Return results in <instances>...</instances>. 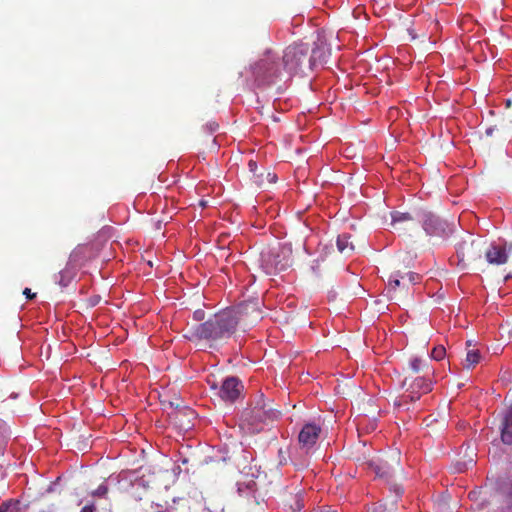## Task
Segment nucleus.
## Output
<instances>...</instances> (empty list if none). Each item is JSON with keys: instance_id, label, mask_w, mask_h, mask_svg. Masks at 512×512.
I'll return each mask as SVG.
<instances>
[{"instance_id": "3", "label": "nucleus", "mask_w": 512, "mask_h": 512, "mask_svg": "<svg viewBox=\"0 0 512 512\" xmlns=\"http://www.w3.org/2000/svg\"><path fill=\"white\" fill-rule=\"evenodd\" d=\"M307 43H294L286 47L282 56V66L288 74H297L311 70L314 65L313 54Z\"/></svg>"}, {"instance_id": "5", "label": "nucleus", "mask_w": 512, "mask_h": 512, "mask_svg": "<svg viewBox=\"0 0 512 512\" xmlns=\"http://www.w3.org/2000/svg\"><path fill=\"white\" fill-rule=\"evenodd\" d=\"M403 393L394 401L398 409L409 410V404L416 402L432 390V381L425 376H405L402 381Z\"/></svg>"}, {"instance_id": "18", "label": "nucleus", "mask_w": 512, "mask_h": 512, "mask_svg": "<svg viewBox=\"0 0 512 512\" xmlns=\"http://www.w3.org/2000/svg\"><path fill=\"white\" fill-rule=\"evenodd\" d=\"M350 235L342 234L337 238V248L340 253L350 255L354 251V246L350 241Z\"/></svg>"}, {"instance_id": "23", "label": "nucleus", "mask_w": 512, "mask_h": 512, "mask_svg": "<svg viewBox=\"0 0 512 512\" xmlns=\"http://www.w3.org/2000/svg\"><path fill=\"white\" fill-rule=\"evenodd\" d=\"M18 503H19L18 501H16V502H12V501L3 502L0 505V512H14L15 507H16V505Z\"/></svg>"}, {"instance_id": "8", "label": "nucleus", "mask_w": 512, "mask_h": 512, "mask_svg": "<svg viewBox=\"0 0 512 512\" xmlns=\"http://www.w3.org/2000/svg\"><path fill=\"white\" fill-rule=\"evenodd\" d=\"M235 318L236 328L242 326L249 328L262 319V311L258 300H249L240 303L236 307L226 309Z\"/></svg>"}, {"instance_id": "25", "label": "nucleus", "mask_w": 512, "mask_h": 512, "mask_svg": "<svg viewBox=\"0 0 512 512\" xmlns=\"http://www.w3.org/2000/svg\"><path fill=\"white\" fill-rule=\"evenodd\" d=\"M193 318L196 321H202L205 318V312L202 309H197L193 313Z\"/></svg>"}, {"instance_id": "22", "label": "nucleus", "mask_w": 512, "mask_h": 512, "mask_svg": "<svg viewBox=\"0 0 512 512\" xmlns=\"http://www.w3.org/2000/svg\"><path fill=\"white\" fill-rule=\"evenodd\" d=\"M446 355V350L444 346L439 345L433 348L431 351V358L437 361L442 360Z\"/></svg>"}, {"instance_id": "13", "label": "nucleus", "mask_w": 512, "mask_h": 512, "mask_svg": "<svg viewBox=\"0 0 512 512\" xmlns=\"http://www.w3.org/2000/svg\"><path fill=\"white\" fill-rule=\"evenodd\" d=\"M243 388L244 386L239 378L230 376L222 382L219 396L224 401L234 402L241 395Z\"/></svg>"}, {"instance_id": "15", "label": "nucleus", "mask_w": 512, "mask_h": 512, "mask_svg": "<svg viewBox=\"0 0 512 512\" xmlns=\"http://www.w3.org/2000/svg\"><path fill=\"white\" fill-rule=\"evenodd\" d=\"M420 213V210L414 213L394 211L391 213V226L398 232H404L412 226L415 220L418 221Z\"/></svg>"}, {"instance_id": "16", "label": "nucleus", "mask_w": 512, "mask_h": 512, "mask_svg": "<svg viewBox=\"0 0 512 512\" xmlns=\"http://www.w3.org/2000/svg\"><path fill=\"white\" fill-rule=\"evenodd\" d=\"M485 255L490 264L502 265L508 261V253L504 247L492 246Z\"/></svg>"}, {"instance_id": "28", "label": "nucleus", "mask_w": 512, "mask_h": 512, "mask_svg": "<svg viewBox=\"0 0 512 512\" xmlns=\"http://www.w3.org/2000/svg\"><path fill=\"white\" fill-rule=\"evenodd\" d=\"M23 294L30 300L36 297V293L32 292L30 288H25Z\"/></svg>"}, {"instance_id": "27", "label": "nucleus", "mask_w": 512, "mask_h": 512, "mask_svg": "<svg viewBox=\"0 0 512 512\" xmlns=\"http://www.w3.org/2000/svg\"><path fill=\"white\" fill-rule=\"evenodd\" d=\"M266 178L267 179H264L265 183L272 184L276 182V174L274 173L267 172Z\"/></svg>"}, {"instance_id": "31", "label": "nucleus", "mask_w": 512, "mask_h": 512, "mask_svg": "<svg viewBox=\"0 0 512 512\" xmlns=\"http://www.w3.org/2000/svg\"><path fill=\"white\" fill-rule=\"evenodd\" d=\"M317 512H336V511H331L330 509L322 508Z\"/></svg>"}, {"instance_id": "10", "label": "nucleus", "mask_w": 512, "mask_h": 512, "mask_svg": "<svg viewBox=\"0 0 512 512\" xmlns=\"http://www.w3.org/2000/svg\"><path fill=\"white\" fill-rule=\"evenodd\" d=\"M418 221L422 223L425 232L430 236L447 237L454 232V223L439 218L431 212L421 211Z\"/></svg>"}, {"instance_id": "9", "label": "nucleus", "mask_w": 512, "mask_h": 512, "mask_svg": "<svg viewBox=\"0 0 512 512\" xmlns=\"http://www.w3.org/2000/svg\"><path fill=\"white\" fill-rule=\"evenodd\" d=\"M400 461V452L395 450L379 458L377 461H369L368 466L376 476L389 481L401 470Z\"/></svg>"}, {"instance_id": "17", "label": "nucleus", "mask_w": 512, "mask_h": 512, "mask_svg": "<svg viewBox=\"0 0 512 512\" xmlns=\"http://www.w3.org/2000/svg\"><path fill=\"white\" fill-rule=\"evenodd\" d=\"M501 440L504 444L512 445V407L502 421Z\"/></svg>"}, {"instance_id": "19", "label": "nucleus", "mask_w": 512, "mask_h": 512, "mask_svg": "<svg viewBox=\"0 0 512 512\" xmlns=\"http://www.w3.org/2000/svg\"><path fill=\"white\" fill-rule=\"evenodd\" d=\"M481 359V355L479 350L477 349H469L466 353V358L464 359L462 365L465 369L474 368Z\"/></svg>"}, {"instance_id": "2", "label": "nucleus", "mask_w": 512, "mask_h": 512, "mask_svg": "<svg viewBox=\"0 0 512 512\" xmlns=\"http://www.w3.org/2000/svg\"><path fill=\"white\" fill-rule=\"evenodd\" d=\"M280 416V411L275 409L272 401L258 394L250 406L243 410L240 418V428L246 433L255 434L262 430V424L273 421Z\"/></svg>"}, {"instance_id": "29", "label": "nucleus", "mask_w": 512, "mask_h": 512, "mask_svg": "<svg viewBox=\"0 0 512 512\" xmlns=\"http://www.w3.org/2000/svg\"><path fill=\"white\" fill-rule=\"evenodd\" d=\"M95 511V506L93 503L91 504H88V505H85L80 512H94Z\"/></svg>"}, {"instance_id": "6", "label": "nucleus", "mask_w": 512, "mask_h": 512, "mask_svg": "<svg viewBox=\"0 0 512 512\" xmlns=\"http://www.w3.org/2000/svg\"><path fill=\"white\" fill-rule=\"evenodd\" d=\"M421 276L418 273L409 271L404 272L401 269L394 270L388 278L387 292L391 299L404 301L410 295L409 286L419 283Z\"/></svg>"}, {"instance_id": "26", "label": "nucleus", "mask_w": 512, "mask_h": 512, "mask_svg": "<svg viewBox=\"0 0 512 512\" xmlns=\"http://www.w3.org/2000/svg\"><path fill=\"white\" fill-rule=\"evenodd\" d=\"M304 507V504L302 502V499H300L299 497H296L295 498V508H293L294 512L297 511V512H300Z\"/></svg>"}, {"instance_id": "14", "label": "nucleus", "mask_w": 512, "mask_h": 512, "mask_svg": "<svg viewBox=\"0 0 512 512\" xmlns=\"http://www.w3.org/2000/svg\"><path fill=\"white\" fill-rule=\"evenodd\" d=\"M172 422L183 431H188L193 427V420L196 417L195 411L187 408L180 407L179 404L176 405L175 410L169 415Z\"/></svg>"}, {"instance_id": "4", "label": "nucleus", "mask_w": 512, "mask_h": 512, "mask_svg": "<svg viewBox=\"0 0 512 512\" xmlns=\"http://www.w3.org/2000/svg\"><path fill=\"white\" fill-rule=\"evenodd\" d=\"M291 257V244L277 243L262 249L259 259L260 266L266 274H275L285 270L290 265Z\"/></svg>"}, {"instance_id": "21", "label": "nucleus", "mask_w": 512, "mask_h": 512, "mask_svg": "<svg viewBox=\"0 0 512 512\" xmlns=\"http://www.w3.org/2000/svg\"><path fill=\"white\" fill-rule=\"evenodd\" d=\"M425 366L426 365L422 359L415 357L409 361L407 369L408 371L417 374L420 371L424 370Z\"/></svg>"}, {"instance_id": "33", "label": "nucleus", "mask_w": 512, "mask_h": 512, "mask_svg": "<svg viewBox=\"0 0 512 512\" xmlns=\"http://www.w3.org/2000/svg\"><path fill=\"white\" fill-rule=\"evenodd\" d=\"M159 512H170L169 510H162V511H159Z\"/></svg>"}, {"instance_id": "32", "label": "nucleus", "mask_w": 512, "mask_h": 512, "mask_svg": "<svg viewBox=\"0 0 512 512\" xmlns=\"http://www.w3.org/2000/svg\"><path fill=\"white\" fill-rule=\"evenodd\" d=\"M510 105H511V101L507 100V106H510Z\"/></svg>"}, {"instance_id": "12", "label": "nucleus", "mask_w": 512, "mask_h": 512, "mask_svg": "<svg viewBox=\"0 0 512 512\" xmlns=\"http://www.w3.org/2000/svg\"><path fill=\"white\" fill-rule=\"evenodd\" d=\"M482 257L480 241H463L457 248L458 265L466 268L470 263L475 262Z\"/></svg>"}, {"instance_id": "30", "label": "nucleus", "mask_w": 512, "mask_h": 512, "mask_svg": "<svg viewBox=\"0 0 512 512\" xmlns=\"http://www.w3.org/2000/svg\"><path fill=\"white\" fill-rule=\"evenodd\" d=\"M65 274H66V271H61L60 272V280H59V284L62 285V286H66L67 284L65 283Z\"/></svg>"}, {"instance_id": "20", "label": "nucleus", "mask_w": 512, "mask_h": 512, "mask_svg": "<svg viewBox=\"0 0 512 512\" xmlns=\"http://www.w3.org/2000/svg\"><path fill=\"white\" fill-rule=\"evenodd\" d=\"M248 167H249V171L253 174V179H252L253 183H255V185L257 187L264 186L265 180L263 178V173H260V174L257 173V170H258L257 163L254 160H250L248 162Z\"/></svg>"}, {"instance_id": "11", "label": "nucleus", "mask_w": 512, "mask_h": 512, "mask_svg": "<svg viewBox=\"0 0 512 512\" xmlns=\"http://www.w3.org/2000/svg\"><path fill=\"white\" fill-rule=\"evenodd\" d=\"M322 428L315 423H306L298 434L299 449L306 455L310 454L316 446Z\"/></svg>"}, {"instance_id": "1", "label": "nucleus", "mask_w": 512, "mask_h": 512, "mask_svg": "<svg viewBox=\"0 0 512 512\" xmlns=\"http://www.w3.org/2000/svg\"><path fill=\"white\" fill-rule=\"evenodd\" d=\"M235 332V318L224 309L213 314L205 322L191 326L183 336L190 341H204L209 348L216 349L225 344Z\"/></svg>"}, {"instance_id": "24", "label": "nucleus", "mask_w": 512, "mask_h": 512, "mask_svg": "<svg viewBox=\"0 0 512 512\" xmlns=\"http://www.w3.org/2000/svg\"><path fill=\"white\" fill-rule=\"evenodd\" d=\"M108 493V487L104 484L98 486L91 494L93 496L104 497Z\"/></svg>"}, {"instance_id": "7", "label": "nucleus", "mask_w": 512, "mask_h": 512, "mask_svg": "<svg viewBox=\"0 0 512 512\" xmlns=\"http://www.w3.org/2000/svg\"><path fill=\"white\" fill-rule=\"evenodd\" d=\"M282 60L268 50L252 67L253 75L258 84H269L281 75Z\"/></svg>"}]
</instances>
